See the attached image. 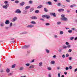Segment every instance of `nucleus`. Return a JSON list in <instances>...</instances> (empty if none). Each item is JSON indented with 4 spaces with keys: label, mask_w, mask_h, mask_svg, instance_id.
Segmentation results:
<instances>
[{
    "label": "nucleus",
    "mask_w": 77,
    "mask_h": 77,
    "mask_svg": "<svg viewBox=\"0 0 77 77\" xmlns=\"http://www.w3.org/2000/svg\"><path fill=\"white\" fill-rule=\"evenodd\" d=\"M31 24H36V22L35 21H32L30 22Z\"/></svg>",
    "instance_id": "obj_21"
},
{
    "label": "nucleus",
    "mask_w": 77,
    "mask_h": 77,
    "mask_svg": "<svg viewBox=\"0 0 77 77\" xmlns=\"http://www.w3.org/2000/svg\"><path fill=\"white\" fill-rule=\"evenodd\" d=\"M51 73H49L48 74V77H51Z\"/></svg>",
    "instance_id": "obj_36"
},
{
    "label": "nucleus",
    "mask_w": 77,
    "mask_h": 77,
    "mask_svg": "<svg viewBox=\"0 0 77 77\" xmlns=\"http://www.w3.org/2000/svg\"><path fill=\"white\" fill-rule=\"evenodd\" d=\"M23 69H24V67H20L19 69L20 71H21V70H23Z\"/></svg>",
    "instance_id": "obj_23"
},
{
    "label": "nucleus",
    "mask_w": 77,
    "mask_h": 77,
    "mask_svg": "<svg viewBox=\"0 0 77 77\" xmlns=\"http://www.w3.org/2000/svg\"><path fill=\"white\" fill-rule=\"evenodd\" d=\"M61 17H65V15L62 14L61 15Z\"/></svg>",
    "instance_id": "obj_50"
},
{
    "label": "nucleus",
    "mask_w": 77,
    "mask_h": 77,
    "mask_svg": "<svg viewBox=\"0 0 77 77\" xmlns=\"http://www.w3.org/2000/svg\"><path fill=\"white\" fill-rule=\"evenodd\" d=\"M63 33V31H60V35H62Z\"/></svg>",
    "instance_id": "obj_37"
},
{
    "label": "nucleus",
    "mask_w": 77,
    "mask_h": 77,
    "mask_svg": "<svg viewBox=\"0 0 77 77\" xmlns=\"http://www.w3.org/2000/svg\"><path fill=\"white\" fill-rule=\"evenodd\" d=\"M17 19V17H15L12 20V22H14L15 21H16Z\"/></svg>",
    "instance_id": "obj_11"
},
{
    "label": "nucleus",
    "mask_w": 77,
    "mask_h": 77,
    "mask_svg": "<svg viewBox=\"0 0 77 77\" xmlns=\"http://www.w3.org/2000/svg\"><path fill=\"white\" fill-rule=\"evenodd\" d=\"M57 69H60V67H57Z\"/></svg>",
    "instance_id": "obj_63"
},
{
    "label": "nucleus",
    "mask_w": 77,
    "mask_h": 77,
    "mask_svg": "<svg viewBox=\"0 0 77 77\" xmlns=\"http://www.w3.org/2000/svg\"><path fill=\"white\" fill-rule=\"evenodd\" d=\"M46 18L47 19H49L50 18V16L48 15H44L42 16V18Z\"/></svg>",
    "instance_id": "obj_3"
},
{
    "label": "nucleus",
    "mask_w": 77,
    "mask_h": 77,
    "mask_svg": "<svg viewBox=\"0 0 77 77\" xmlns=\"http://www.w3.org/2000/svg\"><path fill=\"white\" fill-rule=\"evenodd\" d=\"M67 48H70L71 46L70 45H68L67 46Z\"/></svg>",
    "instance_id": "obj_54"
},
{
    "label": "nucleus",
    "mask_w": 77,
    "mask_h": 77,
    "mask_svg": "<svg viewBox=\"0 0 77 77\" xmlns=\"http://www.w3.org/2000/svg\"><path fill=\"white\" fill-rule=\"evenodd\" d=\"M51 64H54L55 63V61L54 60L51 61Z\"/></svg>",
    "instance_id": "obj_17"
},
{
    "label": "nucleus",
    "mask_w": 77,
    "mask_h": 77,
    "mask_svg": "<svg viewBox=\"0 0 77 77\" xmlns=\"http://www.w3.org/2000/svg\"><path fill=\"white\" fill-rule=\"evenodd\" d=\"M76 71H77V68L75 69L74 70V72H76Z\"/></svg>",
    "instance_id": "obj_57"
},
{
    "label": "nucleus",
    "mask_w": 77,
    "mask_h": 77,
    "mask_svg": "<svg viewBox=\"0 0 77 77\" xmlns=\"http://www.w3.org/2000/svg\"><path fill=\"white\" fill-rule=\"evenodd\" d=\"M44 11L45 12H48V10L45 8H44Z\"/></svg>",
    "instance_id": "obj_22"
},
{
    "label": "nucleus",
    "mask_w": 77,
    "mask_h": 77,
    "mask_svg": "<svg viewBox=\"0 0 77 77\" xmlns=\"http://www.w3.org/2000/svg\"><path fill=\"white\" fill-rule=\"evenodd\" d=\"M57 5L58 6H60L61 5V4L60 3H58Z\"/></svg>",
    "instance_id": "obj_40"
},
{
    "label": "nucleus",
    "mask_w": 77,
    "mask_h": 77,
    "mask_svg": "<svg viewBox=\"0 0 77 77\" xmlns=\"http://www.w3.org/2000/svg\"><path fill=\"white\" fill-rule=\"evenodd\" d=\"M69 69H72V67L71 66H69Z\"/></svg>",
    "instance_id": "obj_45"
},
{
    "label": "nucleus",
    "mask_w": 77,
    "mask_h": 77,
    "mask_svg": "<svg viewBox=\"0 0 77 77\" xmlns=\"http://www.w3.org/2000/svg\"><path fill=\"white\" fill-rule=\"evenodd\" d=\"M15 3H19V1H17V0H16L15 1Z\"/></svg>",
    "instance_id": "obj_31"
},
{
    "label": "nucleus",
    "mask_w": 77,
    "mask_h": 77,
    "mask_svg": "<svg viewBox=\"0 0 77 77\" xmlns=\"http://www.w3.org/2000/svg\"><path fill=\"white\" fill-rule=\"evenodd\" d=\"M24 4H25V3L24 2H22L21 3H20L19 4L21 6H24Z\"/></svg>",
    "instance_id": "obj_9"
},
{
    "label": "nucleus",
    "mask_w": 77,
    "mask_h": 77,
    "mask_svg": "<svg viewBox=\"0 0 77 77\" xmlns=\"http://www.w3.org/2000/svg\"><path fill=\"white\" fill-rule=\"evenodd\" d=\"M33 3V1H29V3L30 4H32Z\"/></svg>",
    "instance_id": "obj_38"
},
{
    "label": "nucleus",
    "mask_w": 77,
    "mask_h": 77,
    "mask_svg": "<svg viewBox=\"0 0 77 77\" xmlns=\"http://www.w3.org/2000/svg\"><path fill=\"white\" fill-rule=\"evenodd\" d=\"M74 39V37H72L70 38V40H73Z\"/></svg>",
    "instance_id": "obj_51"
},
{
    "label": "nucleus",
    "mask_w": 77,
    "mask_h": 77,
    "mask_svg": "<svg viewBox=\"0 0 77 77\" xmlns=\"http://www.w3.org/2000/svg\"><path fill=\"white\" fill-rule=\"evenodd\" d=\"M62 51V49L61 48H60L59 49L58 51L59 52H60H60H61V51Z\"/></svg>",
    "instance_id": "obj_24"
},
{
    "label": "nucleus",
    "mask_w": 77,
    "mask_h": 77,
    "mask_svg": "<svg viewBox=\"0 0 77 77\" xmlns=\"http://www.w3.org/2000/svg\"><path fill=\"white\" fill-rule=\"evenodd\" d=\"M68 32L69 33H72V31L71 30L69 29L68 30Z\"/></svg>",
    "instance_id": "obj_25"
},
{
    "label": "nucleus",
    "mask_w": 77,
    "mask_h": 77,
    "mask_svg": "<svg viewBox=\"0 0 77 77\" xmlns=\"http://www.w3.org/2000/svg\"><path fill=\"white\" fill-rule=\"evenodd\" d=\"M66 57H68V56H69V54H67L66 55Z\"/></svg>",
    "instance_id": "obj_53"
},
{
    "label": "nucleus",
    "mask_w": 77,
    "mask_h": 77,
    "mask_svg": "<svg viewBox=\"0 0 77 77\" xmlns=\"http://www.w3.org/2000/svg\"><path fill=\"white\" fill-rule=\"evenodd\" d=\"M56 55H54L53 56V58H56Z\"/></svg>",
    "instance_id": "obj_52"
},
{
    "label": "nucleus",
    "mask_w": 77,
    "mask_h": 77,
    "mask_svg": "<svg viewBox=\"0 0 77 77\" xmlns=\"http://www.w3.org/2000/svg\"><path fill=\"white\" fill-rule=\"evenodd\" d=\"M10 42H11V43H12V42H13V43H15V41H13L12 42L11 41Z\"/></svg>",
    "instance_id": "obj_61"
},
{
    "label": "nucleus",
    "mask_w": 77,
    "mask_h": 77,
    "mask_svg": "<svg viewBox=\"0 0 77 77\" xmlns=\"http://www.w3.org/2000/svg\"><path fill=\"white\" fill-rule=\"evenodd\" d=\"M71 51H72V49H70L69 50L68 52L69 53H71Z\"/></svg>",
    "instance_id": "obj_34"
},
{
    "label": "nucleus",
    "mask_w": 77,
    "mask_h": 77,
    "mask_svg": "<svg viewBox=\"0 0 77 77\" xmlns=\"http://www.w3.org/2000/svg\"><path fill=\"white\" fill-rule=\"evenodd\" d=\"M12 74V73H10L8 74V75H11Z\"/></svg>",
    "instance_id": "obj_55"
},
{
    "label": "nucleus",
    "mask_w": 77,
    "mask_h": 77,
    "mask_svg": "<svg viewBox=\"0 0 77 77\" xmlns=\"http://www.w3.org/2000/svg\"><path fill=\"white\" fill-rule=\"evenodd\" d=\"M74 6H75V5H71L70 7H71V8H73V7H74Z\"/></svg>",
    "instance_id": "obj_47"
},
{
    "label": "nucleus",
    "mask_w": 77,
    "mask_h": 77,
    "mask_svg": "<svg viewBox=\"0 0 77 77\" xmlns=\"http://www.w3.org/2000/svg\"><path fill=\"white\" fill-rule=\"evenodd\" d=\"M63 48H65L66 49V48H67V46H66L64 45V46H63Z\"/></svg>",
    "instance_id": "obj_32"
},
{
    "label": "nucleus",
    "mask_w": 77,
    "mask_h": 77,
    "mask_svg": "<svg viewBox=\"0 0 77 77\" xmlns=\"http://www.w3.org/2000/svg\"><path fill=\"white\" fill-rule=\"evenodd\" d=\"M57 24H58V25L60 24H61V22H58L57 23Z\"/></svg>",
    "instance_id": "obj_33"
},
{
    "label": "nucleus",
    "mask_w": 77,
    "mask_h": 77,
    "mask_svg": "<svg viewBox=\"0 0 77 77\" xmlns=\"http://www.w3.org/2000/svg\"><path fill=\"white\" fill-rule=\"evenodd\" d=\"M12 26V22H11L10 24V27H11Z\"/></svg>",
    "instance_id": "obj_49"
},
{
    "label": "nucleus",
    "mask_w": 77,
    "mask_h": 77,
    "mask_svg": "<svg viewBox=\"0 0 77 77\" xmlns=\"http://www.w3.org/2000/svg\"><path fill=\"white\" fill-rule=\"evenodd\" d=\"M66 44L67 45H69V43L68 42H66Z\"/></svg>",
    "instance_id": "obj_41"
},
{
    "label": "nucleus",
    "mask_w": 77,
    "mask_h": 77,
    "mask_svg": "<svg viewBox=\"0 0 77 77\" xmlns=\"http://www.w3.org/2000/svg\"><path fill=\"white\" fill-rule=\"evenodd\" d=\"M40 20H42V21H44V19H40Z\"/></svg>",
    "instance_id": "obj_60"
},
{
    "label": "nucleus",
    "mask_w": 77,
    "mask_h": 77,
    "mask_svg": "<svg viewBox=\"0 0 77 77\" xmlns=\"http://www.w3.org/2000/svg\"><path fill=\"white\" fill-rule=\"evenodd\" d=\"M66 1L67 2H70V1L69 0H66Z\"/></svg>",
    "instance_id": "obj_64"
},
{
    "label": "nucleus",
    "mask_w": 77,
    "mask_h": 77,
    "mask_svg": "<svg viewBox=\"0 0 77 77\" xmlns=\"http://www.w3.org/2000/svg\"><path fill=\"white\" fill-rule=\"evenodd\" d=\"M62 57L63 58H65V55L63 54L62 56Z\"/></svg>",
    "instance_id": "obj_39"
},
{
    "label": "nucleus",
    "mask_w": 77,
    "mask_h": 77,
    "mask_svg": "<svg viewBox=\"0 0 77 77\" xmlns=\"http://www.w3.org/2000/svg\"><path fill=\"white\" fill-rule=\"evenodd\" d=\"M30 47V45H25L22 47V49H25L26 48H28Z\"/></svg>",
    "instance_id": "obj_2"
},
{
    "label": "nucleus",
    "mask_w": 77,
    "mask_h": 77,
    "mask_svg": "<svg viewBox=\"0 0 77 77\" xmlns=\"http://www.w3.org/2000/svg\"><path fill=\"white\" fill-rule=\"evenodd\" d=\"M4 3L6 4H5V5H3V8L5 9H8V8L9 7V4H7L8 3V1H5Z\"/></svg>",
    "instance_id": "obj_1"
},
{
    "label": "nucleus",
    "mask_w": 77,
    "mask_h": 77,
    "mask_svg": "<svg viewBox=\"0 0 77 77\" xmlns=\"http://www.w3.org/2000/svg\"><path fill=\"white\" fill-rule=\"evenodd\" d=\"M31 18L33 20H37L38 19V18L36 16H32Z\"/></svg>",
    "instance_id": "obj_8"
},
{
    "label": "nucleus",
    "mask_w": 77,
    "mask_h": 77,
    "mask_svg": "<svg viewBox=\"0 0 77 77\" xmlns=\"http://www.w3.org/2000/svg\"><path fill=\"white\" fill-rule=\"evenodd\" d=\"M69 60H72V57H70L69 58Z\"/></svg>",
    "instance_id": "obj_46"
},
{
    "label": "nucleus",
    "mask_w": 77,
    "mask_h": 77,
    "mask_svg": "<svg viewBox=\"0 0 77 77\" xmlns=\"http://www.w3.org/2000/svg\"><path fill=\"white\" fill-rule=\"evenodd\" d=\"M42 64H43L42 62H40L39 63V66L41 67V66H42Z\"/></svg>",
    "instance_id": "obj_15"
},
{
    "label": "nucleus",
    "mask_w": 77,
    "mask_h": 77,
    "mask_svg": "<svg viewBox=\"0 0 77 77\" xmlns=\"http://www.w3.org/2000/svg\"><path fill=\"white\" fill-rule=\"evenodd\" d=\"M48 5H52V3H51V2H48Z\"/></svg>",
    "instance_id": "obj_26"
},
{
    "label": "nucleus",
    "mask_w": 77,
    "mask_h": 77,
    "mask_svg": "<svg viewBox=\"0 0 77 77\" xmlns=\"http://www.w3.org/2000/svg\"><path fill=\"white\" fill-rule=\"evenodd\" d=\"M4 25L5 24H4V23L3 22H1L0 24V26H1V27H4Z\"/></svg>",
    "instance_id": "obj_13"
},
{
    "label": "nucleus",
    "mask_w": 77,
    "mask_h": 77,
    "mask_svg": "<svg viewBox=\"0 0 77 77\" xmlns=\"http://www.w3.org/2000/svg\"><path fill=\"white\" fill-rule=\"evenodd\" d=\"M15 13H17L18 14H21V11L19 9H17L15 11Z\"/></svg>",
    "instance_id": "obj_6"
},
{
    "label": "nucleus",
    "mask_w": 77,
    "mask_h": 77,
    "mask_svg": "<svg viewBox=\"0 0 77 77\" xmlns=\"http://www.w3.org/2000/svg\"><path fill=\"white\" fill-rule=\"evenodd\" d=\"M6 71L7 72V73H9V72H10V70H9V69L8 68L7 69Z\"/></svg>",
    "instance_id": "obj_19"
},
{
    "label": "nucleus",
    "mask_w": 77,
    "mask_h": 77,
    "mask_svg": "<svg viewBox=\"0 0 77 77\" xmlns=\"http://www.w3.org/2000/svg\"><path fill=\"white\" fill-rule=\"evenodd\" d=\"M30 8V6H26L25 8L26 9H29Z\"/></svg>",
    "instance_id": "obj_18"
},
{
    "label": "nucleus",
    "mask_w": 77,
    "mask_h": 77,
    "mask_svg": "<svg viewBox=\"0 0 77 77\" xmlns=\"http://www.w3.org/2000/svg\"><path fill=\"white\" fill-rule=\"evenodd\" d=\"M61 20L64 21H68V18L66 17H62L61 18Z\"/></svg>",
    "instance_id": "obj_4"
},
{
    "label": "nucleus",
    "mask_w": 77,
    "mask_h": 77,
    "mask_svg": "<svg viewBox=\"0 0 77 77\" xmlns=\"http://www.w3.org/2000/svg\"><path fill=\"white\" fill-rule=\"evenodd\" d=\"M5 28L6 29H9V27H5Z\"/></svg>",
    "instance_id": "obj_59"
},
{
    "label": "nucleus",
    "mask_w": 77,
    "mask_h": 77,
    "mask_svg": "<svg viewBox=\"0 0 77 77\" xmlns=\"http://www.w3.org/2000/svg\"><path fill=\"white\" fill-rule=\"evenodd\" d=\"M35 12L36 14H38V13H39V10H35Z\"/></svg>",
    "instance_id": "obj_30"
},
{
    "label": "nucleus",
    "mask_w": 77,
    "mask_h": 77,
    "mask_svg": "<svg viewBox=\"0 0 77 77\" xmlns=\"http://www.w3.org/2000/svg\"><path fill=\"white\" fill-rule=\"evenodd\" d=\"M34 62H35V59H34L30 61V63H32Z\"/></svg>",
    "instance_id": "obj_35"
},
{
    "label": "nucleus",
    "mask_w": 77,
    "mask_h": 77,
    "mask_svg": "<svg viewBox=\"0 0 77 77\" xmlns=\"http://www.w3.org/2000/svg\"><path fill=\"white\" fill-rule=\"evenodd\" d=\"M23 14H27V10H24L23 11Z\"/></svg>",
    "instance_id": "obj_14"
},
{
    "label": "nucleus",
    "mask_w": 77,
    "mask_h": 77,
    "mask_svg": "<svg viewBox=\"0 0 77 77\" xmlns=\"http://www.w3.org/2000/svg\"><path fill=\"white\" fill-rule=\"evenodd\" d=\"M42 5H40V6H38L37 7V8L38 9H40V8H42Z\"/></svg>",
    "instance_id": "obj_27"
},
{
    "label": "nucleus",
    "mask_w": 77,
    "mask_h": 77,
    "mask_svg": "<svg viewBox=\"0 0 77 77\" xmlns=\"http://www.w3.org/2000/svg\"><path fill=\"white\" fill-rule=\"evenodd\" d=\"M45 25L46 26H50V23H46Z\"/></svg>",
    "instance_id": "obj_43"
},
{
    "label": "nucleus",
    "mask_w": 77,
    "mask_h": 77,
    "mask_svg": "<svg viewBox=\"0 0 77 77\" xmlns=\"http://www.w3.org/2000/svg\"><path fill=\"white\" fill-rule=\"evenodd\" d=\"M34 8H31L30 9V12H33V11H34Z\"/></svg>",
    "instance_id": "obj_16"
},
{
    "label": "nucleus",
    "mask_w": 77,
    "mask_h": 77,
    "mask_svg": "<svg viewBox=\"0 0 77 77\" xmlns=\"http://www.w3.org/2000/svg\"><path fill=\"white\" fill-rule=\"evenodd\" d=\"M64 74H65V75H66V74H67V72H64Z\"/></svg>",
    "instance_id": "obj_58"
},
{
    "label": "nucleus",
    "mask_w": 77,
    "mask_h": 77,
    "mask_svg": "<svg viewBox=\"0 0 77 77\" xmlns=\"http://www.w3.org/2000/svg\"><path fill=\"white\" fill-rule=\"evenodd\" d=\"M50 15L51 16H53V17H56V14L54 13H51Z\"/></svg>",
    "instance_id": "obj_7"
},
{
    "label": "nucleus",
    "mask_w": 77,
    "mask_h": 77,
    "mask_svg": "<svg viewBox=\"0 0 77 77\" xmlns=\"http://www.w3.org/2000/svg\"><path fill=\"white\" fill-rule=\"evenodd\" d=\"M58 77H60V73H58Z\"/></svg>",
    "instance_id": "obj_56"
},
{
    "label": "nucleus",
    "mask_w": 77,
    "mask_h": 77,
    "mask_svg": "<svg viewBox=\"0 0 77 77\" xmlns=\"http://www.w3.org/2000/svg\"><path fill=\"white\" fill-rule=\"evenodd\" d=\"M58 11V12H63L64 11V9H63L60 8L59 9Z\"/></svg>",
    "instance_id": "obj_10"
},
{
    "label": "nucleus",
    "mask_w": 77,
    "mask_h": 77,
    "mask_svg": "<svg viewBox=\"0 0 77 77\" xmlns=\"http://www.w3.org/2000/svg\"><path fill=\"white\" fill-rule=\"evenodd\" d=\"M65 69L66 70H68L69 69V68L68 67H66Z\"/></svg>",
    "instance_id": "obj_42"
},
{
    "label": "nucleus",
    "mask_w": 77,
    "mask_h": 77,
    "mask_svg": "<svg viewBox=\"0 0 77 77\" xmlns=\"http://www.w3.org/2000/svg\"><path fill=\"white\" fill-rule=\"evenodd\" d=\"M16 65L15 64H14L13 65H12V68H14L15 67Z\"/></svg>",
    "instance_id": "obj_28"
},
{
    "label": "nucleus",
    "mask_w": 77,
    "mask_h": 77,
    "mask_svg": "<svg viewBox=\"0 0 77 77\" xmlns=\"http://www.w3.org/2000/svg\"><path fill=\"white\" fill-rule=\"evenodd\" d=\"M35 67L34 65H31L29 66V68L32 69V68H33Z\"/></svg>",
    "instance_id": "obj_20"
},
{
    "label": "nucleus",
    "mask_w": 77,
    "mask_h": 77,
    "mask_svg": "<svg viewBox=\"0 0 77 77\" xmlns=\"http://www.w3.org/2000/svg\"><path fill=\"white\" fill-rule=\"evenodd\" d=\"M9 20H7L5 22V24H9Z\"/></svg>",
    "instance_id": "obj_12"
},
{
    "label": "nucleus",
    "mask_w": 77,
    "mask_h": 77,
    "mask_svg": "<svg viewBox=\"0 0 77 77\" xmlns=\"http://www.w3.org/2000/svg\"><path fill=\"white\" fill-rule=\"evenodd\" d=\"M26 27L27 28H33V27H34V25L31 24L29 25L26 26Z\"/></svg>",
    "instance_id": "obj_5"
},
{
    "label": "nucleus",
    "mask_w": 77,
    "mask_h": 77,
    "mask_svg": "<svg viewBox=\"0 0 77 77\" xmlns=\"http://www.w3.org/2000/svg\"><path fill=\"white\" fill-rule=\"evenodd\" d=\"M48 70H51V67H48Z\"/></svg>",
    "instance_id": "obj_48"
},
{
    "label": "nucleus",
    "mask_w": 77,
    "mask_h": 77,
    "mask_svg": "<svg viewBox=\"0 0 77 77\" xmlns=\"http://www.w3.org/2000/svg\"><path fill=\"white\" fill-rule=\"evenodd\" d=\"M75 41H76V40H77V37L75 38Z\"/></svg>",
    "instance_id": "obj_62"
},
{
    "label": "nucleus",
    "mask_w": 77,
    "mask_h": 77,
    "mask_svg": "<svg viewBox=\"0 0 77 77\" xmlns=\"http://www.w3.org/2000/svg\"><path fill=\"white\" fill-rule=\"evenodd\" d=\"M26 66H28L30 65V63H27L26 64Z\"/></svg>",
    "instance_id": "obj_44"
},
{
    "label": "nucleus",
    "mask_w": 77,
    "mask_h": 77,
    "mask_svg": "<svg viewBox=\"0 0 77 77\" xmlns=\"http://www.w3.org/2000/svg\"><path fill=\"white\" fill-rule=\"evenodd\" d=\"M46 51L47 53H50V51L48 49H46Z\"/></svg>",
    "instance_id": "obj_29"
}]
</instances>
